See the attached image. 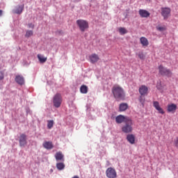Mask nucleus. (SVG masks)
Returning <instances> with one entry per match:
<instances>
[{
	"instance_id": "1",
	"label": "nucleus",
	"mask_w": 178,
	"mask_h": 178,
	"mask_svg": "<svg viewBox=\"0 0 178 178\" xmlns=\"http://www.w3.org/2000/svg\"><path fill=\"white\" fill-rule=\"evenodd\" d=\"M112 92L115 99H123V98H124V90L119 86V85L113 86Z\"/></svg>"
},
{
	"instance_id": "2",
	"label": "nucleus",
	"mask_w": 178,
	"mask_h": 178,
	"mask_svg": "<svg viewBox=\"0 0 178 178\" xmlns=\"http://www.w3.org/2000/svg\"><path fill=\"white\" fill-rule=\"evenodd\" d=\"M134 124V122H133V120H131V118L127 120V121L122 125L121 128L122 133H124L125 134H130V133H133Z\"/></svg>"
},
{
	"instance_id": "3",
	"label": "nucleus",
	"mask_w": 178,
	"mask_h": 178,
	"mask_svg": "<svg viewBox=\"0 0 178 178\" xmlns=\"http://www.w3.org/2000/svg\"><path fill=\"white\" fill-rule=\"evenodd\" d=\"M76 24L82 33L86 31L90 28V25L88 24V22L84 19H78L76 20Z\"/></svg>"
},
{
	"instance_id": "4",
	"label": "nucleus",
	"mask_w": 178,
	"mask_h": 178,
	"mask_svg": "<svg viewBox=\"0 0 178 178\" xmlns=\"http://www.w3.org/2000/svg\"><path fill=\"white\" fill-rule=\"evenodd\" d=\"M159 72L161 76H166V77H172V74H173L170 70L163 67V65L159 66Z\"/></svg>"
},
{
	"instance_id": "5",
	"label": "nucleus",
	"mask_w": 178,
	"mask_h": 178,
	"mask_svg": "<svg viewBox=\"0 0 178 178\" xmlns=\"http://www.w3.org/2000/svg\"><path fill=\"white\" fill-rule=\"evenodd\" d=\"M62 101V95H60V93H56L53 98L54 106H55V108H60Z\"/></svg>"
},
{
	"instance_id": "6",
	"label": "nucleus",
	"mask_w": 178,
	"mask_h": 178,
	"mask_svg": "<svg viewBox=\"0 0 178 178\" xmlns=\"http://www.w3.org/2000/svg\"><path fill=\"white\" fill-rule=\"evenodd\" d=\"M106 176L108 178H116L118 177V172L115 168L110 167L106 170Z\"/></svg>"
},
{
	"instance_id": "7",
	"label": "nucleus",
	"mask_w": 178,
	"mask_h": 178,
	"mask_svg": "<svg viewBox=\"0 0 178 178\" xmlns=\"http://www.w3.org/2000/svg\"><path fill=\"white\" fill-rule=\"evenodd\" d=\"M130 118L122 115H119L115 118V122L118 124H120L121 123H126L127 120H129Z\"/></svg>"
},
{
	"instance_id": "8",
	"label": "nucleus",
	"mask_w": 178,
	"mask_h": 178,
	"mask_svg": "<svg viewBox=\"0 0 178 178\" xmlns=\"http://www.w3.org/2000/svg\"><path fill=\"white\" fill-rule=\"evenodd\" d=\"M170 12L172 10L170 8H161V16H163L164 20H166L170 16Z\"/></svg>"
},
{
	"instance_id": "9",
	"label": "nucleus",
	"mask_w": 178,
	"mask_h": 178,
	"mask_svg": "<svg viewBox=\"0 0 178 178\" xmlns=\"http://www.w3.org/2000/svg\"><path fill=\"white\" fill-rule=\"evenodd\" d=\"M19 147H24L27 145V136L24 134H22L19 136Z\"/></svg>"
},
{
	"instance_id": "10",
	"label": "nucleus",
	"mask_w": 178,
	"mask_h": 178,
	"mask_svg": "<svg viewBox=\"0 0 178 178\" xmlns=\"http://www.w3.org/2000/svg\"><path fill=\"white\" fill-rule=\"evenodd\" d=\"M153 106L156 111H158L159 113H161V115L165 114V111H163V108H162L161 106L159 105V102H153Z\"/></svg>"
},
{
	"instance_id": "11",
	"label": "nucleus",
	"mask_w": 178,
	"mask_h": 178,
	"mask_svg": "<svg viewBox=\"0 0 178 178\" xmlns=\"http://www.w3.org/2000/svg\"><path fill=\"white\" fill-rule=\"evenodd\" d=\"M139 94L140 95H147L148 94V87L143 85L139 88Z\"/></svg>"
},
{
	"instance_id": "12",
	"label": "nucleus",
	"mask_w": 178,
	"mask_h": 178,
	"mask_svg": "<svg viewBox=\"0 0 178 178\" xmlns=\"http://www.w3.org/2000/svg\"><path fill=\"white\" fill-rule=\"evenodd\" d=\"M176 109H177V106L175 104H168L167 107V111L172 113H175L176 112Z\"/></svg>"
},
{
	"instance_id": "13",
	"label": "nucleus",
	"mask_w": 178,
	"mask_h": 178,
	"mask_svg": "<svg viewBox=\"0 0 178 178\" xmlns=\"http://www.w3.org/2000/svg\"><path fill=\"white\" fill-rule=\"evenodd\" d=\"M139 15L140 17H149L151 13L147 11V10L140 9L139 10Z\"/></svg>"
},
{
	"instance_id": "14",
	"label": "nucleus",
	"mask_w": 178,
	"mask_h": 178,
	"mask_svg": "<svg viewBox=\"0 0 178 178\" xmlns=\"http://www.w3.org/2000/svg\"><path fill=\"white\" fill-rule=\"evenodd\" d=\"M89 59L91 63H97L99 60V57L97 54H93L89 56Z\"/></svg>"
},
{
	"instance_id": "15",
	"label": "nucleus",
	"mask_w": 178,
	"mask_h": 178,
	"mask_svg": "<svg viewBox=\"0 0 178 178\" xmlns=\"http://www.w3.org/2000/svg\"><path fill=\"white\" fill-rule=\"evenodd\" d=\"M127 140L130 144H134L136 143V136L134 134H128Z\"/></svg>"
},
{
	"instance_id": "16",
	"label": "nucleus",
	"mask_w": 178,
	"mask_h": 178,
	"mask_svg": "<svg viewBox=\"0 0 178 178\" xmlns=\"http://www.w3.org/2000/svg\"><path fill=\"white\" fill-rule=\"evenodd\" d=\"M64 157L65 156L63 155V154H62L61 152H58L55 154V158L56 161H62V162H63L65 161Z\"/></svg>"
},
{
	"instance_id": "17",
	"label": "nucleus",
	"mask_w": 178,
	"mask_h": 178,
	"mask_svg": "<svg viewBox=\"0 0 178 178\" xmlns=\"http://www.w3.org/2000/svg\"><path fill=\"white\" fill-rule=\"evenodd\" d=\"M15 81L19 86H23L24 84V78L22 76L18 75L15 77Z\"/></svg>"
},
{
	"instance_id": "18",
	"label": "nucleus",
	"mask_w": 178,
	"mask_h": 178,
	"mask_svg": "<svg viewBox=\"0 0 178 178\" xmlns=\"http://www.w3.org/2000/svg\"><path fill=\"white\" fill-rule=\"evenodd\" d=\"M43 147L44 148H45L46 149H52V148H54V145L52 144V142L50 141H45L43 143Z\"/></svg>"
},
{
	"instance_id": "19",
	"label": "nucleus",
	"mask_w": 178,
	"mask_h": 178,
	"mask_svg": "<svg viewBox=\"0 0 178 178\" xmlns=\"http://www.w3.org/2000/svg\"><path fill=\"white\" fill-rule=\"evenodd\" d=\"M140 42L143 47H147V45H149V42H148V39H147L145 37H141L140 38Z\"/></svg>"
},
{
	"instance_id": "20",
	"label": "nucleus",
	"mask_w": 178,
	"mask_h": 178,
	"mask_svg": "<svg viewBox=\"0 0 178 178\" xmlns=\"http://www.w3.org/2000/svg\"><path fill=\"white\" fill-rule=\"evenodd\" d=\"M23 9H24V6H18L15 10H13V13H16L17 15H21L23 12Z\"/></svg>"
},
{
	"instance_id": "21",
	"label": "nucleus",
	"mask_w": 178,
	"mask_h": 178,
	"mask_svg": "<svg viewBox=\"0 0 178 178\" xmlns=\"http://www.w3.org/2000/svg\"><path fill=\"white\" fill-rule=\"evenodd\" d=\"M80 91L81 94H87V92H88V87L86 85H83L80 88Z\"/></svg>"
},
{
	"instance_id": "22",
	"label": "nucleus",
	"mask_w": 178,
	"mask_h": 178,
	"mask_svg": "<svg viewBox=\"0 0 178 178\" xmlns=\"http://www.w3.org/2000/svg\"><path fill=\"white\" fill-rule=\"evenodd\" d=\"M38 59L39 60L40 63H45V62H47V58L44 57V56H42L41 54H38Z\"/></svg>"
},
{
	"instance_id": "23",
	"label": "nucleus",
	"mask_w": 178,
	"mask_h": 178,
	"mask_svg": "<svg viewBox=\"0 0 178 178\" xmlns=\"http://www.w3.org/2000/svg\"><path fill=\"white\" fill-rule=\"evenodd\" d=\"M128 107H129V106L126 103H122V104H120V112H124V111H126V109H127Z\"/></svg>"
},
{
	"instance_id": "24",
	"label": "nucleus",
	"mask_w": 178,
	"mask_h": 178,
	"mask_svg": "<svg viewBox=\"0 0 178 178\" xmlns=\"http://www.w3.org/2000/svg\"><path fill=\"white\" fill-rule=\"evenodd\" d=\"M118 31H119L120 34H121V35L127 34V29H126L125 28H123V27H120L118 29Z\"/></svg>"
},
{
	"instance_id": "25",
	"label": "nucleus",
	"mask_w": 178,
	"mask_h": 178,
	"mask_svg": "<svg viewBox=\"0 0 178 178\" xmlns=\"http://www.w3.org/2000/svg\"><path fill=\"white\" fill-rule=\"evenodd\" d=\"M56 168L58 170H63L65 169V163H57Z\"/></svg>"
},
{
	"instance_id": "26",
	"label": "nucleus",
	"mask_w": 178,
	"mask_h": 178,
	"mask_svg": "<svg viewBox=\"0 0 178 178\" xmlns=\"http://www.w3.org/2000/svg\"><path fill=\"white\" fill-rule=\"evenodd\" d=\"M52 127H54V120H48L47 129H51Z\"/></svg>"
},
{
	"instance_id": "27",
	"label": "nucleus",
	"mask_w": 178,
	"mask_h": 178,
	"mask_svg": "<svg viewBox=\"0 0 178 178\" xmlns=\"http://www.w3.org/2000/svg\"><path fill=\"white\" fill-rule=\"evenodd\" d=\"M33 35V31H26V33L25 34L26 38H30Z\"/></svg>"
},
{
	"instance_id": "28",
	"label": "nucleus",
	"mask_w": 178,
	"mask_h": 178,
	"mask_svg": "<svg viewBox=\"0 0 178 178\" xmlns=\"http://www.w3.org/2000/svg\"><path fill=\"white\" fill-rule=\"evenodd\" d=\"M156 30L159 31H165L166 30V26H156Z\"/></svg>"
},
{
	"instance_id": "29",
	"label": "nucleus",
	"mask_w": 178,
	"mask_h": 178,
	"mask_svg": "<svg viewBox=\"0 0 178 178\" xmlns=\"http://www.w3.org/2000/svg\"><path fill=\"white\" fill-rule=\"evenodd\" d=\"M138 57L140 58V59L143 60L145 58V56L144 55V54L143 52L138 53Z\"/></svg>"
},
{
	"instance_id": "30",
	"label": "nucleus",
	"mask_w": 178,
	"mask_h": 178,
	"mask_svg": "<svg viewBox=\"0 0 178 178\" xmlns=\"http://www.w3.org/2000/svg\"><path fill=\"white\" fill-rule=\"evenodd\" d=\"M139 102H140V104H142L143 105H144V102H145V98H143V96L141 95L139 97Z\"/></svg>"
},
{
	"instance_id": "31",
	"label": "nucleus",
	"mask_w": 178,
	"mask_h": 178,
	"mask_svg": "<svg viewBox=\"0 0 178 178\" xmlns=\"http://www.w3.org/2000/svg\"><path fill=\"white\" fill-rule=\"evenodd\" d=\"M174 145H175V147H176V148L178 149V138L175 139V140H174Z\"/></svg>"
},
{
	"instance_id": "32",
	"label": "nucleus",
	"mask_w": 178,
	"mask_h": 178,
	"mask_svg": "<svg viewBox=\"0 0 178 178\" xmlns=\"http://www.w3.org/2000/svg\"><path fill=\"white\" fill-rule=\"evenodd\" d=\"M4 76H3V72H0V80H3Z\"/></svg>"
},
{
	"instance_id": "33",
	"label": "nucleus",
	"mask_w": 178,
	"mask_h": 178,
	"mask_svg": "<svg viewBox=\"0 0 178 178\" xmlns=\"http://www.w3.org/2000/svg\"><path fill=\"white\" fill-rule=\"evenodd\" d=\"M29 29H34V24L31 23L28 24Z\"/></svg>"
},
{
	"instance_id": "34",
	"label": "nucleus",
	"mask_w": 178,
	"mask_h": 178,
	"mask_svg": "<svg viewBox=\"0 0 178 178\" xmlns=\"http://www.w3.org/2000/svg\"><path fill=\"white\" fill-rule=\"evenodd\" d=\"M3 11L2 10H0V17L2 16Z\"/></svg>"
},
{
	"instance_id": "35",
	"label": "nucleus",
	"mask_w": 178,
	"mask_h": 178,
	"mask_svg": "<svg viewBox=\"0 0 178 178\" xmlns=\"http://www.w3.org/2000/svg\"><path fill=\"white\" fill-rule=\"evenodd\" d=\"M72 178H80V177L78 175H75Z\"/></svg>"
},
{
	"instance_id": "36",
	"label": "nucleus",
	"mask_w": 178,
	"mask_h": 178,
	"mask_svg": "<svg viewBox=\"0 0 178 178\" xmlns=\"http://www.w3.org/2000/svg\"><path fill=\"white\" fill-rule=\"evenodd\" d=\"M147 2H151V0H146Z\"/></svg>"
}]
</instances>
